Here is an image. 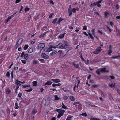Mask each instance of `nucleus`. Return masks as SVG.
Masks as SVG:
<instances>
[{
  "instance_id": "obj_1",
  "label": "nucleus",
  "mask_w": 120,
  "mask_h": 120,
  "mask_svg": "<svg viewBox=\"0 0 120 120\" xmlns=\"http://www.w3.org/2000/svg\"><path fill=\"white\" fill-rule=\"evenodd\" d=\"M108 72V70H106V68H99L96 71V73L99 75H100V72Z\"/></svg>"
},
{
  "instance_id": "obj_2",
  "label": "nucleus",
  "mask_w": 120,
  "mask_h": 120,
  "mask_svg": "<svg viewBox=\"0 0 120 120\" xmlns=\"http://www.w3.org/2000/svg\"><path fill=\"white\" fill-rule=\"evenodd\" d=\"M73 105H75V107L79 109H81L82 107V105L79 102H75L73 104Z\"/></svg>"
},
{
  "instance_id": "obj_3",
  "label": "nucleus",
  "mask_w": 120,
  "mask_h": 120,
  "mask_svg": "<svg viewBox=\"0 0 120 120\" xmlns=\"http://www.w3.org/2000/svg\"><path fill=\"white\" fill-rule=\"evenodd\" d=\"M102 50V49L101 48V47H99L97 48L94 51L93 53L95 54H97L99 53Z\"/></svg>"
},
{
  "instance_id": "obj_4",
  "label": "nucleus",
  "mask_w": 120,
  "mask_h": 120,
  "mask_svg": "<svg viewBox=\"0 0 120 120\" xmlns=\"http://www.w3.org/2000/svg\"><path fill=\"white\" fill-rule=\"evenodd\" d=\"M63 44L62 43H60L55 46V48L63 49Z\"/></svg>"
},
{
  "instance_id": "obj_5",
  "label": "nucleus",
  "mask_w": 120,
  "mask_h": 120,
  "mask_svg": "<svg viewBox=\"0 0 120 120\" xmlns=\"http://www.w3.org/2000/svg\"><path fill=\"white\" fill-rule=\"evenodd\" d=\"M45 44L44 43H39L38 45V48L39 49L41 48L42 49L45 47Z\"/></svg>"
},
{
  "instance_id": "obj_6",
  "label": "nucleus",
  "mask_w": 120,
  "mask_h": 120,
  "mask_svg": "<svg viewBox=\"0 0 120 120\" xmlns=\"http://www.w3.org/2000/svg\"><path fill=\"white\" fill-rule=\"evenodd\" d=\"M73 65L75 68H79V64L77 63L76 61L73 62Z\"/></svg>"
},
{
  "instance_id": "obj_7",
  "label": "nucleus",
  "mask_w": 120,
  "mask_h": 120,
  "mask_svg": "<svg viewBox=\"0 0 120 120\" xmlns=\"http://www.w3.org/2000/svg\"><path fill=\"white\" fill-rule=\"evenodd\" d=\"M41 56L43 58L45 59H47L48 58V56L44 53L42 54Z\"/></svg>"
},
{
  "instance_id": "obj_8",
  "label": "nucleus",
  "mask_w": 120,
  "mask_h": 120,
  "mask_svg": "<svg viewBox=\"0 0 120 120\" xmlns=\"http://www.w3.org/2000/svg\"><path fill=\"white\" fill-rule=\"evenodd\" d=\"M15 81H16L15 82V83L16 85L17 86L18 85H19L20 86L21 85V81H18L17 79L15 80Z\"/></svg>"
},
{
  "instance_id": "obj_9",
  "label": "nucleus",
  "mask_w": 120,
  "mask_h": 120,
  "mask_svg": "<svg viewBox=\"0 0 120 120\" xmlns=\"http://www.w3.org/2000/svg\"><path fill=\"white\" fill-rule=\"evenodd\" d=\"M65 34L66 33H65L62 34H60L58 36V37L60 39H62L64 38V36Z\"/></svg>"
},
{
  "instance_id": "obj_10",
  "label": "nucleus",
  "mask_w": 120,
  "mask_h": 120,
  "mask_svg": "<svg viewBox=\"0 0 120 120\" xmlns=\"http://www.w3.org/2000/svg\"><path fill=\"white\" fill-rule=\"evenodd\" d=\"M51 80L55 83H57L59 82H60V80L59 79H52Z\"/></svg>"
},
{
  "instance_id": "obj_11",
  "label": "nucleus",
  "mask_w": 120,
  "mask_h": 120,
  "mask_svg": "<svg viewBox=\"0 0 120 120\" xmlns=\"http://www.w3.org/2000/svg\"><path fill=\"white\" fill-rule=\"evenodd\" d=\"M57 111L60 113H64L65 112V111L60 109H58Z\"/></svg>"
},
{
  "instance_id": "obj_12",
  "label": "nucleus",
  "mask_w": 120,
  "mask_h": 120,
  "mask_svg": "<svg viewBox=\"0 0 120 120\" xmlns=\"http://www.w3.org/2000/svg\"><path fill=\"white\" fill-rule=\"evenodd\" d=\"M52 83V82L51 81H49L45 84V85H50Z\"/></svg>"
},
{
  "instance_id": "obj_13",
  "label": "nucleus",
  "mask_w": 120,
  "mask_h": 120,
  "mask_svg": "<svg viewBox=\"0 0 120 120\" xmlns=\"http://www.w3.org/2000/svg\"><path fill=\"white\" fill-rule=\"evenodd\" d=\"M57 51L56 50H54L50 54L51 56H53L57 53Z\"/></svg>"
},
{
  "instance_id": "obj_14",
  "label": "nucleus",
  "mask_w": 120,
  "mask_h": 120,
  "mask_svg": "<svg viewBox=\"0 0 120 120\" xmlns=\"http://www.w3.org/2000/svg\"><path fill=\"white\" fill-rule=\"evenodd\" d=\"M61 85L60 84L58 83L57 84L53 83L52 85V86L53 87H54L56 86H60Z\"/></svg>"
},
{
  "instance_id": "obj_15",
  "label": "nucleus",
  "mask_w": 120,
  "mask_h": 120,
  "mask_svg": "<svg viewBox=\"0 0 120 120\" xmlns=\"http://www.w3.org/2000/svg\"><path fill=\"white\" fill-rule=\"evenodd\" d=\"M48 31H47L46 32H45L43 33L40 35L39 36V38H41L44 37L46 35V33Z\"/></svg>"
},
{
  "instance_id": "obj_16",
  "label": "nucleus",
  "mask_w": 120,
  "mask_h": 120,
  "mask_svg": "<svg viewBox=\"0 0 120 120\" xmlns=\"http://www.w3.org/2000/svg\"><path fill=\"white\" fill-rule=\"evenodd\" d=\"M33 62L34 65H36L37 64H38V61L37 60H33Z\"/></svg>"
},
{
  "instance_id": "obj_17",
  "label": "nucleus",
  "mask_w": 120,
  "mask_h": 120,
  "mask_svg": "<svg viewBox=\"0 0 120 120\" xmlns=\"http://www.w3.org/2000/svg\"><path fill=\"white\" fill-rule=\"evenodd\" d=\"M21 44L20 43H19V41H18L16 43V44L15 47L16 48H17Z\"/></svg>"
},
{
  "instance_id": "obj_18",
  "label": "nucleus",
  "mask_w": 120,
  "mask_h": 120,
  "mask_svg": "<svg viewBox=\"0 0 120 120\" xmlns=\"http://www.w3.org/2000/svg\"><path fill=\"white\" fill-rule=\"evenodd\" d=\"M109 86L111 87V88H112L113 87H115V84H113V83H112L110 84V83H109L108 84Z\"/></svg>"
},
{
  "instance_id": "obj_19",
  "label": "nucleus",
  "mask_w": 120,
  "mask_h": 120,
  "mask_svg": "<svg viewBox=\"0 0 120 120\" xmlns=\"http://www.w3.org/2000/svg\"><path fill=\"white\" fill-rule=\"evenodd\" d=\"M33 85L34 86H36L37 84V82L36 81H34L33 82Z\"/></svg>"
},
{
  "instance_id": "obj_20",
  "label": "nucleus",
  "mask_w": 120,
  "mask_h": 120,
  "mask_svg": "<svg viewBox=\"0 0 120 120\" xmlns=\"http://www.w3.org/2000/svg\"><path fill=\"white\" fill-rule=\"evenodd\" d=\"M24 59L26 60H27L29 58L28 55L27 54H25L24 56Z\"/></svg>"
},
{
  "instance_id": "obj_21",
  "label": "nucleus",
  "mask_w": 120,
  "mask_h": 120,
  "mask_svg": "<svg viewBox=\"0 0 120 120\" xmlns=\"http://www.w3.org/2000/svg\"><path fill=\"white\" fill-rule=\"evenodd\" d=\"M98 32L101 34L103 35H104L105 36V33L104 32H102V31H100V30H98Z\"/></svg>"
},
{
  "instance_id": "obj_22",
  "label": "nucleus",
  "mask_w": 120,
  "mask_h": 120,
  "mask_svg": "<svg viewBox=\"0 0 120 120\" xmlns=\"http://www.w3.org/2000/svg\"><path fill=\"white\" fill-rule=\"evenodd\" d=\"M63 20L62 18H60L58 20L57 22V24H59L60 23V22Z\"/></svg>"
},
{
  "instance_id": "obj_23",
  "label": "nucleus",
  "mask_w": 120,
  "mask_h": 120,
  "mask_svg": "<svg viewBox=\"0 0 120 120\" xmlns=\"http://www.w3.org/2000/svg\"><path fill=\"white\" fill-rule=\"evenodd\" d=\"M11 91L8 88H7V91L6 93L7 94H9L11 92Z\"/></svg>"
},
{
  "instance_id": "obj_24",
  "label": "nucleus",
  "mask_w": 120,
  "mask_h": 120,
  "mask_svg": "<svg viewBox=\"0 0 120 120\" xmlns=\"http://www.w3.org/2000/svg\"><path fill=\"white\" fill-rule=\"evenodd\" d=\"M14 107L15 109H18L19 108V106L18 105V103L16 102L15 103Z\"/></svg>"
},
{
  "instance_id": "obj_25",
  "label": "nucleus",
  "mask_w": 120,
  "mask_h": 120,
  "mask_svg": "<svg viewBox=\"0 0 120 120\" xmlns=\"http://www.w3.org/2000/svg\"><path fill=\"white\" fill-rule=\"evenodd\" d=\"M80 115H82L83 116H85V117H86L87 116V114H86V112L83 113L82 114H80Z\"/></svg>"
},
{
  "instance_id": "obj_26",
  "label": "nucleus",
  "mask_w": 120,
  "mask_h": 120,
  "mask_svg": "<svg viewBox=\"0 0 120 120\" xmlns=\"http://www.w3.org/2000/svg\"><path fill=\"white\" fill-rule=\"evenodd\" d=\"M62 108L66 109H68V107L67 106L64 105V103L63 102L62 103Z\"/></svg>"
},
{
  "instance_id": "obj_27",
  "label": "nucleus",
  "mask_w": 120,
  "mask_h": 120,
  "mask_svg": "<svg viewBox=\"0 0 120 120\" xmlns=\"http://www.w3.org/2000/svg\"><path fill=\"white\" fill-rule=\"evenodd\" d=\"M108 55H111V53H112V51L111 49H109V50L108 51Z\"/></svg>"
},
{
  "instance_id": "obj_28",
  "label": "nucleus",
  "mask_w": 120,
  "mask_h": 120,
  "mask_svg": "<svg viewBox=\"0 0 120 120\" xmlns=\"http://www.w3.org/2000/svg\"><path fill=\"white\" fill-rule=\"evenodd\" d=\"M109 14V13L107 12H105L104 13L105 16L106 18L108 17V15Z\"/></svg>"
},
{
  "instance_id": "obj_29",
  "label": "nucleus",
  "mask_w": 120,
  "mask_h": 120,
  "mask_svg": "<svg viewBox=\"0 0 120 120\" xmlns=\"http://www.w3.org/2000/svg\"><path fill=\"white\" fill-rule=\"evenodd\" d=\"M33 51V48H31L29 51L28 53H31Z\"/></svg>"
},
{
  "instance_id": "obj_30",
  "label": "nucleus",
  "mask_w": 120,
  "mask_h": 120,
  "mask_svg": "<svg viewBox=\"0 0 120 120\" xmlns=\"http://www.w3.org/2000/svg\"><path fill=\"white\" fill-rule=\"evenodd\" d=\"M90 120H100L98 118H94V117H91L90 119Z\"/></svg>"
},
{
  "instance_id": "obj_31",
  "label": "nucleus",
  "mask_w": 120,
  "mask_h": 120,
  "mask_svg": "<svg viewBox=\"0 0 120 120\" xmlns=\"http://www.w3.org/2000/svg\"><path fill=\"white\" fill-rule=\"evenodd\" d=\"M28 47V45H25L24 47L23 48L24 50H25L27 49Z\"/></svg>"
},
{
  "instance_id": "obj_32",
  "label": "nucleus",
  "mask_w": 120,
  "mask_h": 120,
  "mask_svg": "<svg viewBox=\"0 0 120 120\" xmlns=\"http://www.w3.org/2000/svg\"><path fill=\"white\" fill-rule=\"evenodd\" d=\"M64 114L63 113H59L58 114V116H57V118H58L62 116H63Z\"/></svg>"
},
{
  "instance_id": "obj_33",
  "label": "nucleus",
  "mask_w": 120,
  "mask_h": 120,
  "mask_svg": "<svg viewBox=\"0 0 120 120\" xmlns=\"http://www.w3.org/2000/svg\"><path fill=\"white\" fill-rule=\"evenodd\" d=\"M68 45V44H66L65 45H63V49H66L67 47V46Z\"/></svg>"
},
{
  "instance_id": "obj_34",
  "label": "nucleus",
  "mask_w": 120,
  "mask_h": 120,
  "mask_svg": "<svg viewBox=\"0 0 120 120\" xmlns=\"http://www.w3.org/2000/svg\"><path fill=\"white\" fill-rule=\"evenodd\" d=\"M57 18L54 19L53 20L52 23L54 24H55L57 21Z\"/></svg>"
},
{
  "instance_id": "obj_35",
  "label": "nucleus",
  "mask_w": 120,
  "mask_h": 120,
  "mask_svg": "<svg viewBox=\"0 0 120 120\" xmlns=\"http://www.w3.org/2000/svg\"><path fill=\"white\" fill-rule=\"evenodd\" d=\"M80 57L81 59L83 61H85V60L82 57V53L80 55Z\"/></svg>"
},
{
  "instance_id": "obj_36",
  "label": "nucleus",
  "mask_w": 120,
  "mask_h": 120,
  "mask_svg": "<svg viewBox=\"0 0 120 120\" xmlns=\"http://www.w3.org/2000/svg\"><path fill=\"white\" fill-rule=\"evenodd\" d=\"M19 85H18L16 86V88L15 89V93L16 94H17V90L19 88Z\"/></svg>"
},
{
  "instance_id": "obj_37",
  "label": "nucleus",
  "mask_w": 120,
  "mask_h": 120,
  "mask_svg": "<svg viewBox=\"0 0 120 120\" xmlns=\"http://www.w3.org/2000/svg\"><path fill=\"white\" fill-rule=\"evenodd\" d=\"M22 86L24 88H26L27 87H30V85H23Z\"/></svg>"
},
{
  "instance_id": "obj_38",
  "label": "nucleus",
  "mask_w": 120,
  "mask_h": 120,
  "mask_svg": "<svg viewBox=\"0 0 120 120\" xmlns=\"http://www.w3.org/2000/svg\"><path fill=\"white\" fill-rule=\"evenodd\" d=\"M38 60L39 61H40L42 63H45V60L43 59H39Z\"/></svg>"
},
{
  "instance_id": "obj_39",
  "label": "nucleus",
  "mask_w": 120,
  "mask_h": 120,
  "mask_svg": "<svg viewBox=\"0 0 120 120\" xmlns=\"http://www.w3.org/2000/svg\"><path fill=\"white\" fill-rule=\"evenodd\" d=\"M95 30V29L94 28V29H93L91 30V32H92V34L94 36L95 34V33L94 32Z\"/></svg>"
},
{
  "instance_id": "obj_40",
  "label": "nucleus",
  "mask_w": 120,
  "mask_h": 120,
  "mask_svg": "<svg viewBox=\"0 0 120 120\" xmlns=\"http://www.w3.org/2000/svg\"><path fill=\"white\" fill-rule=\"evenodd\" d=\"M13 15H11L10 16H8V20L9 21L11 19V18H13Z\"/></svg>"
},
{
  "instance_id": "obj_41",
  "label": "nucleus",
  "mask_w": 120,
  "mask_h": 120,
  "mask_svg": "<svg viewBox=\"0 0 120 120\" xmlns=\"http://www.w3.org/2000/svg\"><path fill=\"white\" fill-rule=\"evenodd\" d=\"M23 39L22 38H21L20 39H19L18 41H19V42H20V43L21 44L22 42V41H23Z\"/></svg>"
},
{
  "instance_id": "obj_42",
  "label": "nucleus",
  "mask_w": 120,
  "mask_h": 120,
  "mask_svg": "<svg viewBox=\"0 0 120 120\" xmlns=\"http://www.w3.org/2000/svg\"><path fill=\"white\" fill-rule=\"evenodd\" d=\"M119 57H120V55H118L116 56H113L111 57L112 59H115Z\"/></svg>"
},
{
  "instance_id": "obj_43",
  "label": "nucleus",
  "mask_w": 120,
  "mask_h": 120,
  "mask_svg": "<svg viewBox=\"0 0 120 120\" xmlns=\"http://www.w3.org/2000/svg\"><path fill=\"white\" fill-rule=\"evenodd\" d=\"M96 4V2H94L93 4H91L90 6L93 7L94 6H95Z\"/></svg>"
},
{
  "instance_id": "obj_44",
  "label": "nucleus",
  "mask_w": 120,
  "mask_h": 120,
  "mask_svg": "<svg viewBox=\"0 0 120 120\" xmlns=\"http://www.w3.org/2000/svg\"><path fill=\"white\" fill-rule=\"evenodd\" d=\"M55 100H57L59 99V98H58L57 95H55Z\"/></svg>"
},
{
  "instance_id": "obj_45",
  "label": "nucleus",
  "mask_w": 120,
  "mask_h": 120,
  "mask_svg": "<svg viewBox=\"0 0 120 120\" xmlns=\"http://www.w3.org/2000/svg\"><path fill=\"white\" fill-rule=\"evenodd\" d=\"M33 90V89L32 88H30L29 89L27 90H26L25 91L27 92H30L31 91Z\"/></svg>"
},
{
  "instance_id": "obj_46",
  "label": "nucleus",
  "mask_w": 120,
  "mask_h": 120,
  "mask_svg": "<svg viewBox=\"0 0 120 120\" xmlns=\"http://www.w3.org/2000/svg\"><path fill=\"white\" fill-rule=\"evenodd\" d=\"M101 94L103 97H105V94L103 92H101Z\"/></svg>"
},
{
  "instance_id": "obj_47",
  "label": "nucleus",
  "mask_w": 120,
  "mask_h": 120,
  "mask_svg": "<svg viewBox=\"0 0 120 120\" xmlns=\"http://www.w3.org/2000/svg\"><path fill=\"white\" fill-rule=\"evenodd\" d=\"M30 8L28 7H26L25 9V11L26 12L29 11Z\"/></svg>"
},
{
  "instance_id": "obj_48",
  "label": "nucleus",
  "mask_w": 120,
  "mask_h": 120,
  "mask_svg": "<svg viewBox=\"0 0 120 120\" xmlns=\"http://www.w3.org/2000/svg\"><path fill=\"white\" fill-rule=\"evenodd\" d=\"M68 98V97L66 96H64L63 97V98L64 100H67Z\"/></svg>"
},
{
  "instance_id": "obj_49",
  "label": "nucleus",
  "mask_w": 120,
  "mask_h": 120,
  "mask_svg": "<svg viewBox=\"0 0 120 120\" xmlns=\"http://www.w3.org/2000/svg\"><path fill=\"white\" fill-rule=\"evenodd\" d=\"M52 49L51 48H50V47L49 48H48L47 49V51L49 52L51 51H52Z\"/></svg>"
},
{
  "instance_id": "obj_50",
  "label": "nucleus",
  "mask_w": 120,
  "mask_h": 120,
  "mask_svg": "<svg viewBox=\"0 0 120 120\" xmlns=\"http://www.w3.org/2000/svg\"><path fill=\"white\" fill-rule=\"evenodd\" d=\"M37 111L36 110H34L32 112V114H34L37 112Z\"/></svg>"
},
{
  "instance_id": "obj_51",
  "label": "nucleus",
  "mask_w": 120,
  "mask_h": 120,
  "mask_svg": "<svg viewBox=\"0 0 120 120\" xmlns=\"http://www.w3.org/2000/svg\"><path fill=\"white\" fill-rule=\"evenodd\" d=\"M70 98V100L72 101H73L75 99V98L72 96H71Z\"/></svg>"
},
{
  "instance_id": "obj_52",
  "label": "nucleus",
  "mask_w": 120,
  "mask_h": 120,
  "mask_svg": "<svg viewBox=\"0 0 120 120\" xmlns=\"http://www.w3.org/2000/svg\"><path fill=\"white\" fill-rule=\"evenodd\" d=\"M25 52H22L20 56V57H22L24 56V55H25Z\"/></svg>"
},
{
  "instance_id": "obj_53",
  "label": "nucleus",
  "mask_w": 120,
  "mask_h": 120,
  "mask_svg": "<svg viewBox=\"0 0 120 120\" xmlns=\"http://www.w3.org/2000/svg\"><path fill=\"white\" fill-rule=\"evenodd\" d=\"M72 117V116L68 117L66 120H71V118Z\"/></svg>"
},
{
  "instance_id": "obj_54",
  "label": "nucleus",
  "mask_w": 120,
  "mask_h": 120,
  "mask_svg": "<svg viewBox=\"0 0 120 120\" xmlns=\"http://www.w3.org/2000/svg\"><path fill=\"white\" fill-rule=\"evenodd\" d=\"M62 89L63 90V91L65 92H66L67 91L68 92L69 91V90H68L66 89H65L64 88H63Z\"/></svg>"
},
{
  "instance_id": "obj_55",
  "label": "nucleus",
  "mask_w": 120,
  "mask_h": 120,
  "mask_svg": "<svg viewBox=\"0 0 120 120\" xmlns=\"http://www.w3.org/2000/svg\"><path fill=\"white\" fill-rule=\"evenodd\" d=\"M10 76V73L9 72H7L6 74V76L9 77Z\"/></svg>"
},
{
  "instance_id": "obj_56",
  "label": "nucleus",
  "mask_w": 120,
  "mask_h": 120,
  "mask_svg": "<svg viewBox=\"0 0 120 120\" xmlns=\"http://www.w3.org/2000/svg\"><path fill=\"white\" fill-rule=\"evenodd\" d=\"M97 6L98 7H99L101 6V5L100 4V3H99L96 2V4Z\"/></svg>"
},
{
  "instance_id": "obj_57",
  "label": "nucleus",
  "mask_w": 120,
  "mask_h": 120,
  "mask_svg": "<svg viewBox=\"0 0 120 120\" xmlns=\"http://www.w3.org/2000/svg\"><path fill=\"white\" fill-rule=\"evenodd\" d=\"M76 9H75V8H73L72 9V11L74 13H76Z\"/></svg>"
},
{
  "instance_id": "obj_58",
  "label": "nucleus",
  "mask_w": 120,
  "mask_h": 120,
  "mask_svg": "<svg viewBox=\"0 0 120 120\" xmlns=\"http://www.w3.org/2000/svg\"><path fill=\"white\" fill-rule=\"evenodd\" d=\"M21 61L22 63L24 64H26V60H21Z\"/></svg>"
},
{
  "instance_id": "obj_59",
  "label": "nucleus",
  "mask_w": 120,
  "mask_h": 120,
  "mask_svg": "<svg viewBox=\"0 0 120 120\" xmlns=\"http://www.w3.org/2000/svg\"><path fill=\"white\" fill-rule=\"evenodd\" d=\"M54 15L53 13H52L50 14L49 16V18H51L52 17V16Z\"/></svg>"
},
{
  "instance_id": "obj_60",
  "label": "nucleus",
  "mask_w": 120,
  "mask_h": 120,
  "mask_svg": "<svg viewBox=\"0 0 120 120\" xmlns=\"http://www.w3.org/2000/svg\"><path fill=\"white\" fill-rule=\"evenodd\" d=\"M49 47L50 48H51V49L52 48H55V46H53L52 45H50Z\"/></svg>"
},
{
  "instance_id": "obj_61",
  "label": "nucleus",
  "mask_w": 120,
  "mask_h": 120,
  "mask_svg": "<svg viewBox=\"0 0 120 120\" xmlns=\"http://www.w3.org/2000/svg\"><path fill=\"white\" fill-rule=\"evenodd\" d=\"M22 95V94L21 93H19V94H18V96L19 97L21 98V96Z\"/></svg>"
},
{
  "instance_id": "obj_62",
  "label": "nucleus",
  "mask_w": 120,
  "mask_h": 120,
  "mask_svg": "<svg viewBox=\"0 0 120 120\" xmlns=\"http://www.w3.org/2000/svg\"><path fill=\"white\" fill-rule=\"evenodd\" d=\"M89 60H87V61H86L85 60V61H84L85 64H88L89 63Z\"/></svg>"
},
{
  "instance_id": "obj_63",
  "label": "nucleus",
  "mask_w": 120,
  "mask_h": 120,
  "mask_svg": "<svg viewBox=\"0 0 120 120\" xmlns=\"http://www.w3.org/2000/svg\"><path fill=\"white\" fill-rule=\"evenodd\" d=\"M98 86L97 85H92V87L94 88H96Z\"/></svg>"
},
{
  "instance_id": "obj_64",
  "label": "nucleus",
  "mask_w": 120,
  "mask_h": 120,
  "mask_svg": "<svg viewBox=\"0 0 120 120\" xmlns=\"http://www.w3.org/2000/svg\"><path fill=\"white\" fill-rule=\"evenodd\" d=\"M84 30H87V26H84L83 28Z\"/></svg>"
}]
</instances>
